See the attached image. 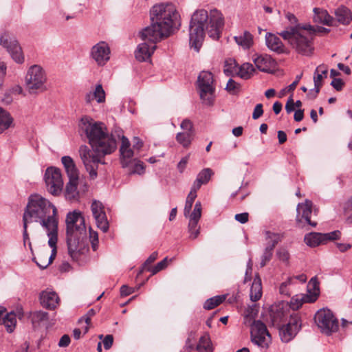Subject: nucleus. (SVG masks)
Returning <instances> with one entry per match:
<instances>
[{
	"instance_id": "nucleus-1",
	"label": "nucleus",
	"mask_w": 352,
	"mask_h": 352,
	"mask_svg": "<svg viewBox=\"0 0 352 352\" xmlns=\"http://www.w3.org/2000/svg\"><path fill=\"white\" fill-rule=\"evenodd\" d=\"M78 133L87 140L91 149L82 145L79 148V155L89 177H97L99 164H104L106 155L113 153L116 147V141L107 131L105 124L96 122L89 116H83L78 122Z\"/></svg>"
},
{
	"instance_id": "nucleus-2",
	"label": "nucleus",
	"mask_w": 352,
	"mask_h": 352,
	"mask_svg": "<svg viewBox=\"0 0 352 352\" xmlns=\"http://www.w3.org/2000/svg\"><path fill=\"white\" fill-rule=\"evenodd\" d=\"M151 25L140 32L144 43H140L135 52L139 61H146L156 48V43L168 37L180 25L179 13L175 5L162 3L153 6L150 11Z\"/></svg>"
},
{
	"instance_id": "nucleus-3",
	"label": "nucleus",
	"mask_w": 352,
	"mask_h": 352,
	"mask_svg": "<svg viewBox=\"0 0 352 352\" xmlns=\"http://www.w3.org/2000/svg\"><path fill=\"white\" fill-rule=\"evenodd\" d=\"M224 25L222 14L212 10L210 14L204 9L195 11L189 24V43L192 48L199 52L205 37L206 31L213 40H217Z\"/></svg>"
},
{
	"instance_id": "nucleus-4",
	"label": "nucleus",
	"mask_w": 352,
	"mask_h": 352,
	"mask_svg": "<svg viewBox=\"0 0 352 352\" xmlns=\"http://www.w3.org/2000/svg\"><path fill=\"white\" fill-rule=\"evenodd\" d=\"M56 208L47 199L35 194L30 196L23 215V221L38 222L49 231L58 228Z\"/></svg>"
},
{
	"instance_id": "nucleus-5",
	"label": "nucleus",
	"mask_w": 352,
	"mask_h": 352,
	"mask_svg": "<svg viewBox=\"0 0 352 352\" xmlns=\"http://www.w3.org/2000/svg\"><path fill=\"white\" fill-rule=\"evenodd\" d=\"M68 253L74 261L88 250L85 219L80 212H69L66 217Z\"/></svg>"
},
{
	"instance_id": "nucleus-6",
	"label": "nucleus",
	"mask_w": 352,
	"mask_h": 352,
	"mask_svg": "<svg viewBox=\"0 0 352 352\" xmlns=\"http://www.w3.org/2000/svg\"><path fill=\"white\" fill-rule=\"evenodd\" d=\"M279 35L297 54L310 56L314 51V31L309 23L289 25Z\"/></svg>"
},
{
	"instance_id": "nucleus-7",
	"label": "nucleus",
	"mask_w": 352,
	"mask_h": 352,
	"mask_svg": "<svg viewBox=\"0 0 352 352\" xmlns=\"http://www.w3.org/2000/svg\"><path fill=\"white\" fill-rule=\"evenodd\" d=\"M25 86L30 94L43 92L47 89V75L40 65H32L25 76Z\"/></svg>"
},
{
	"instance_id": "nucleus-8",
	"label": "nucleus",
	"mask_w": 352,
	"mask_h": 352,
	"mask_svg": "<svg viewBox=\"0 0 352 352\" xmlns=\"http://www.w3.org/2000/svg\"><path fill=\"white\" fill-rule=\"evenodd\" d=\"M197 90L202 103L210 106L213 104L215 87L213 75L210 72H201L197 79Z\"/></svg>"
},
{
	"instance_id": "nucleus-9",
	"label": "nucleus",
	"mask_w": 352,
	"mask_h": 352,
	"mask_svg": "<svg viewBox=\"0 0 352 352\" xmlns=\"http://www.w3.org/2000/svg\"><path fill=\"white\" fill-rule=\"evenodd\" d=\"M314 320L320 331L327 336L338 330V320L329 309L318 310L315 314Z\"/></svg>"
},
{
	"instance_id": "nucleus-10",
	"label": "nucleus",
	"mask_w": 352,
	"mask_h": 352,
	"mask_svg": "<svg viewBox=\"0 0 352 352\" xmlns=\"http://www.w3.org/2000/svg\"><path fill=\"white\" fill-rule=\"evenodd\" d=\"M251 340L258 346L267 349L272 338L266 325L261 320H254L251 325Z\"/></svg>"
},
{
	"instance_id": "nucleus-11",
	"label": "nucleus",
	"mask_w": 352,
	"mask_h": 352,
	"mask_svg": "<svg viewBox=\"0 0 352 352\" xmlns=\"http://www.w3.org/2000/svg\"><path fill=\"white\" fill-rule=\"evenodd\" d=\"M45 182L47 191L52 195H59L63 188V180L59 168H47L45 173Z\"/></svg>"
},
{
	"instance_id": "nucleus-12",
	"label": "nucleus",
	"mask_w": 352,
	"mask_h": 352,
	"mask_svg": "<svg viewBox=\"0 0 352 352\" xmlns=\"http://www.w3.org/2000/svg\"><path fill=\"white\" fill-rule=\"evenodd\" d=\"M301 327V319L298 314L294 312L290 314L287 324L283 325L279 329L281 340L283 342L291 341L296 336Z\"/></svg>"
},
{
	"instance_id": "nucleus-13",
	"label": "nucleus",
	"mask_w": 352,
	"mask_h": 352,
	"mask_svg": "<svg viewBox=\"0 0 352 352\" xmlns=\"http://www.w3.org/2000/svg\"><path fill=\"white\" fill-rule=\"evenodd\" d=\"M296 225L298 228H304L306 225L311 227H316L317 223L311 221V215L312 213V202L306 200L304 203L298 204L297 206Z\"/></svg>"
},
{
	"instance_id": "nucleus-14",
	"label": "nucleus",
	"mask_w": 352,
	"mask_h": 352,
	"mask_svg": "<svg viewBox=\"0 0 352 352\" xmlns=\"http://www.w3.org/2000/svg\"><path fill=\"white\" fill-rule=\"evenodd\" d=\"M0 45L7 49L12 58L17 63L24 61V56L18 41L14 38H10L7 34H4L0 38Z\"/></svg>"
},
{
	"instance_id": "nucleus-15",
	"label": "nucleus",
	"mask_w": 352,
	"mask_h": 352,
	"mask_svg": "<svg viewBox=\"0 0 352 352\" xmlns=\"http://www.w3.org/2000/svg\"><path fill=\"white\" fill-rule=\"evenodd\" d=\"M110 53L108 44L101 41L91 47L90 56L98 66H104L110 59Z\"/></svg>"
},
{
	"instance_id": "nucleus-16",
	"label": "nucleus",
	"mask_w": 352,
	"mask_h": 352,
	"mask_svg": "<svg viewBox=\"0 0 352 352\" xmlns=\"http://www.w3.org/2000/svg\"><path fill=\"white\" fill-rule=\"evenodd\" d=\"M91 209L97 227L102 232H106L109 229V222L102 204L95 200L91 204Z\"/></svg>"
},
{
	"instance_id": "nucleus-17",
	"label": "nucleus",
	"mask_w": 352,
	"mask_h": 352,
	"mask_svg": "<svg viewBox=\"0 0 352 352\" xmlns=\"http://www.w3.org/2000/svg\"><path fill=\"white\" fill-rule=\"evenodd\" d=\"M253 61L258 69L265 73H272L276 65L274 60L267 54L258 55Z\"/></svg>"
},
{
	"instance_id": "nucleus-18",
	"label": "nucleus",
	"mask_w": 352,
	"mask_h": 352,
	"mask_svg": "<svg viewBox=\"0 0 352 352\" xmlns=\"http://www.w3.org/2000/svg\"><path fill=\"white\" fill-rule=\"evenodd\" d=\"M0 324L5 326L8 333H12L15 329L16 316L14 311L6 313V309L0 306Z\"/></svg>"
},
{
	"instance_id": "nucleus-19",
	"label": "nucleus",
	"mask_w": 352,
	"mask_h": 352,
	"mask_svg": "<svg viewBox=\"0 0 352 352\" xmlns=\"http://www.w3.org/2000/svg\"><path fill=\"white\" fill-rule=\"evenodd\" d=\"M41 305L48 309H54L58 305L59 298L57 294L52 291H43L40 294Z\"/></svg>"
},
{
	"instance_id": "nucleus-20",
	"label": "nucleus",
	"mask_w": 352,
	"mask_h": 352,
	"mask_svg": "<svg viewBox=\"0 0 352 352\" xmlns=\"http://www.w3.org/2000/svg\"><path fill=\"white\" fill-rule=\"evenodd\" d=\"M265 43L267 47L277 54H282L285 52V45L280 38L272 33L267 32L265 34Z\"/></svg>"
},
{
	"instance_id": "nucleus-21",
	"label": "nucleus",
	"mask_w": 352,
	"mask_h": 352,
	"mask_svg": "<svg viewBox=\"0 0 352 352\" xmlns=\"http://www.w3.org/2000/svg\"><path fill=\"white\" fill-rule=\"evenodd\" d=\"M85 102L88 104L91 103L94 100L98 103H102L105 102V92L102 88V85L98 84L96 86L93 91L87 93L85 97Z\"/></svg>"
},
{
	"instance_id": "nucleus-22",
	"label": "nucleus",
	"mask_w": 352,
	"mask_h": 352,
	"mask_svg": "<svg viewBox=\"0 0 352 352\" xmlns=\"http://www.w3.org/2000/svg\"><path fill=\"white\" fill-rule=\"evenodd\" d=\"M79 177L69 178V182L66 184L65 196L69 201H75L78 197V184Z\"/></svg>"
},
{
	"instance_id": "nucleus-23",
	"label": "nucleus",
	"mask_w": 352,
	"mask_h": 352,
	"mask_svg": "<svg viewBox=\"0 0 352 352\" xmlns=\"http://www.w3.org/2000/svg\"><path fill=\"white\" fill-rule=\"evenodd\" d=\"M201 202L197 201L195 204L193 211L188 216V217H189L188 231L199 229V228L197 227V224L201 217Z\"/></svg>"
},
{
	"instance_id": "nucleus-24",
	"label": "nucleus",
	"mask_w": 352,
	"mask_h": 352,
	"mask_svg": "<svg viewBox=\"0 0 352 352\" xmlns=\"http://www.w3.org/2000/svg\"><path fill=\"white\" fill-rule=\"evenodd\" d=\"M319 283L316 277H313L307 285V294H306L305 301L308 302H315L319 296Z\"/></svg>"
},
{
	"instance_id": "nucleus-25",
	"label": "nucleus",
	"mask_w": 352,
	"mask_h": 352,
	"mask_svg": "<svg viewBox=\"0 0 352 352\" xmlns=\"http://www.w3.org/2000/svg\"><path fill=\"white\" fill-rule=\"evenodd\" d=\"M212 175L213 171L211 168H204L198 173L191 187L198 190L202 185L208 184Z\"/></svg>"
},
{
	"instance_id": "nucleus-26",
	"label": "nucleus",
	"mask_w": 352,
	"mask_h": 352,
	"mask_svg": "<svg viewBox=\"0 0 352 352\" xmlns=\"http://www.w3.org/2000/svg\"><path fill=\"white\" fill-rule=\"evenodd\" d=\"M314 21L316 23H322L326 25H331L333 18L329 14L327 10L315 8L314 9Z\"/></svg>"
},
{
	"instance_id": "nucleus-27",
	"label": "nucleus",
	"mask_w": 352,
	"mask_h": 352,
	"mask_svg": "<svg viewBox=\"0 0 352 352\" xmlns=\"http://www.w3.org/2000/svg\"><path fill=\"white\" fill-rule=\"evenodd\" d=\"M265 236V246L274 249L276 245L281 241L283 234L280 232H275L271 230H265L263 232Z\"/></svg>"
},
{
	"instance_id": "nucleus-28",
	"label": "nucleus",
	"mask_w": 352,
	"mask_h": 352,
	"mask_svg": "<svg viewBox=\"0 0 352 352\" xmlns=\"http://www.w3.org/2000/svg\"><path fill=\"white\" fill-rule=\"evenodd\" d=\"M334 13L338 22L342 24L347 25L352 20V13L351 10L346 6H339L337 9H336Z\"/></svg>"
},
{
	"instance_id": "nucleus-29",
	"label": "nucleus",
	"mask_w": 352,
	"mask_h": 352,
	"mask_svg": "<svg viewBox=\"0 0 352 352\" xmlns=\"http://www.w3.org/2000/svg\"><path fill=\"white\" fill-rule=\"evenodd\" d=\"M61 162L65 169L68 178L78 177V171L73 159L69 156H63Z\"/></svg>"
},
{
	"instance_id": "nucleus-30",
	"label": "nucleus",
	"mask_w": 352,
	"mask_h": 352,
	"mask_svg": "<svg viewBox=\"0 0 352 352\" xmlns=\"http://www.w3.org/2000/svg\"><path fill=\"white\" fill-rule=\"evenodd\" d=\"M262 296L261 280L258 276H256L250 288V297L252 301L256 302Z\"/></svg>"
},
{
	"instance_id": "nucleus-31",
	"label": "nucleus",
	"mask_w": 352,
	"mask_h": 352,
	"mask_svg": "<svg viewBox=\"0 0 352 352\" xmlns=\"http://www.w3.org/2000/svg\"><path fill=\"white\" fill-rule=\"evenodd\" d=\"M323 235L319 232H310L304 237L305 243L309 247L314 248L324 243Z\"/></svg>"
},
{
	"instance_id": "nucleus-32",
	"label": "nucleus",
	"mask_w": 352,
	"mask_h": 352,
	"mask_svg": "<svg viewBox=\"0 0 352 352\" xmlns=\"http://www.w3.org/2000/svg\"><path fill=\"white\" fill-rule=\"evenodd\" d=\"M234 39L236 43L243 49L250 48L253 43L252 35L248 31H245L239 36H235Z\"/></svg>"
},
{
	"instance_id": "nucleus-33",
	"label": "nucleus",
	"mask_w": 352,
	"mask_h": 352,
	"mask_svg": "<svg viewBox=\"0 0 352 352\" xmlns=\"http://www.w3.org/2000/svg\"><path fill=\"white\" fill-rule=\"evenodd\" d=\"M328 68L324 65L318 66L314 75V85L321 87L322 80L327 77Z\"/></svg>"
},
{
	"instance_id": "nucleus-34",
	"label": "nucleus",
	"mask_w": 352,
	"mask_h": 352,
	"mask_svg": "<svg viewBox=\"0 0 352 352\" xmlns=\"http://www.w3.org/2000/svg\"><path fill=\"white\" fill-rule=\"evenodd\" d=\"M13 121L10 113L0 107V133L7 130L12 124Z\"/></svg>"
},
{
	"instance_id": "nucleus-35",
	"label": "nucleus",
	"mask_w": 352,
	"mask_h": 352,
	"mask_svg": "<svg viewBox=\"0 0 352 352\" xmlns=\"http://www.w3.org/2000/svg\"><path fill=\"white\" fill-rule=\"evenodd\" d=\"M120 162L123 168L129 167L131 162L135 159H133V151L130 148L125 149L124 148H120Z\"/></svg>"
},
{
	"instance_id": "nucleus-36",
	"label": "nucleus",
	"mask_w": 352,
	"mask_h": 352,
	"mask_svg": "<svg viewBox=\"0 0 352 352\" xmlns=\"http://www.w3.org/2000/svg\"><path fill=\"white\" fill-rule=\"evenodd\" d=\"M198 352H212V346L208 335L201 336L196 346Z\"/></svg>"
},
{
	"instance_id": "nucleus-37",
	"label": "nucleus",
	"mask_w": 352,
	"mask_h": 352,
	"mask_svg": "<svg viewBox=\"0 0 352 352\" xmlns=\"http://www.w3.org/2000/svg\"><path fill=\"white\" fill-rule=\"evenodd\" d=\"M253 65L249 63H245L239 67L237 75L243 79H249L254 72Z\"/></svg>"
},
{
	"instance_id": "nucleus-38",
	"label": "nucleus",
	"mask_w": 352,
	"mask_h": 352,
	"mask_svg": "<svg viewBox=\"0 0 352 352\" xmlns=\"http://www.w3.org/2000/svg\"><path fill=\"white\" fill-rule=\"evenodd\" d=\"M47 235L49 238L48 245L52 248L51 256H56V243L58 241V228L47 231Z\"/></svg>"
},
{
	"instance_id": "nucleus-39",
	"label": "nucleus",
	"mask_w": 352,
	"mask_h": 352,
	"mask_svg": "<svg viewBox=\"0 0 352 352\" xmlns=\"http://www.w3.org/2000/svg\"><path fill=\"white\" fill-rule=\"evenodd\" d=\"M239 66L236 60L229 58L225 61L223 72L227 76L237 75Z\"/></svg>"
},
{
	"instance_id": "nucleus-40",
	"label": "nucleus",
	"mask_w": 352,
	"mask_h": 352,
	"mask_svg": "<svg viewBox=\"0 0 352 352\" xmlns=\"http://www.w3.org/2000/svg\"><path fill=\"white\" fill-rule=\"evenodd\" d=\"M197 190L191 187L190 191L186 197L184 210V214L186 217H188L189 214H190V211H191V209L192 207L193 202L197 196Z\"/></svg>"
},
{
	"instance_id": "nucleus-41",
	"label": "nucleus",
	"mask_w": 352,
	"mask_h": 352,
	"mask_svg": "<svg viewBox=\"0 0 352 352\" xmlns=\"http://www.w3.org/2000/svg\"><path fill=\"white\" fill-rule=\"evenodd\" d=\"M193 138V131H184L178 133L176 135L177 141L184 147L187 148L191 144Z\"/></svg>"
},
{
	"instance_id": "nucleus-42",
	"label": "nucleus",
	"mask_w": 352,
	"mask_h": 352,
	"mask_svg": "<svg viewBox=\"0 0 352 352\" xmlns=\"http://www.w3.org/2000/svg\"><path fill=\"white\" fill-rule=\"evenodd\" d=\"M30 319L34 327L39 325L41 322L48 320V314L43 311H36L31 313Z\"/></svg>"
},
{
	"instance_id": "nucleus-43",
	"label": "nucleus",
	"mask_w": 352,
	"mask_h": 352,
	"mask_svg": "<svg viewBox=\"0 0 352 352\" xmlns=\"http://www.w3.org/2000/svg\"><path fill=\"white\" fill-rule=\"evenodd\" d=\"M226 300V295L216 296L208 299L204 304V308L207 310L214 309Z\"/></svg>"
},
{
	"instance_id": "nucleus-44",
	"label": "nucleus",
	"mask_w": 352,
	"mask_h": 352,
	"mask_svg": "<svg viewBox=\"0 0 352 352\" xmlns=\"http://www.w3.org/2000/svg\"><path fill=\"white\" fill-rule=\"evenodd\" d=\"M274 249L265 246L263 254L261 258L260 267H263L272 259Z\"/></svg>"
},
{
	"instance_id": "nucleus-45",
	"label": "nucleus",
	"mask_w": 352,
	"mask_h": 352,
	"mask_svg": "<svg viewBox=\"0 0 352 352\" xmlns=\"http://www.w3.org/2000/svg\"><path fill=\"white\" fill-rule=\"evenodd\" d=\"M305 298H306V295H305L303 296H297V295L295 296H293L290 300L289 307L293 310H296V309H299L302 306L303 302H307L305 301Z\"/></svg>"
},
{
	"instance_id": "nucleus-46",
	"label": "nucleus",
	"mask_w": 352,
	"mask_h": 352,
	"mask_svg": "<svg viewBox=\"0 0 352 352\" xmlns=\"http://www.w3.org/2000/svg\"><path fill=\"white\" fill-rule=\"evenodd\" d=\"M293 283V278L292 277H289L287 280L283 282L279 287V292L280 294L285 296H289L291 295L289 286L292 285Z\"/></svg>"
},
{
	"instance_id": "nucleus-47",
	"label": "nucleus",
	"mask_w": 352,
	"mask_h": 352,
	"mask_svg": "<svg viewBox=\"0 0 352 352\" xmlns=\"http://www.w3.org/2000/svg\"><path fill=\"white\" fill-rule=\"evenodd\" d=\"M129 167L131 168L130 173H137L138 175H141L144 172V166L143 162L137 160H135L133 162H131Z\"/></svg>"
},
{
	"instance_id": "nucleus-48",
	"label": "nucleus",
	"mask_w": 352,
	"mask_h": 352,
	"mask_svg": "<svg viewBox=\"0 0 352 352\" xmlns=\"http://www.w3.org/2000/svg\"><path fill=\"white\" fill-rule=\"evenodd\" d=\"M168 263V258H165L160 262H159L154 267H148L146 270L151 272L152 274H155L160 271L164 270L167 266Z\"/></svg>"
},
{
	"instance_id": "nucleus-49",
	"label": "nucleus",
	"mask_w": 352,
	"mask_h": 352,
	"mask_svg": "<svg viewBox=\"0 0 352 352\" xmlns=\"http://www.w3.org/2000/svg\"><path fill=\"white\" fill-rule=\"evenodd\" d=\"M276 256L280 261L285 263H288L290 255L289 252L285 248H279L276 252Z\"/></svg>"
},
{
	"instance_id": "nucleus-50",
	"label": "nucleus",
	"mask_w": 352,
	"mask_h": 352,
	"mask_svg": "<svg viewBox=\"0 0 352 352\" xmlns=\"http://www.w3.org/2000/svg\"><path fill=\"white\" fill-rule=\"evenodd\" d=\"M302 76V74L296 76V80L292 84H289V86H287V87H285V89H283L281 91V92H280L281 96L285 95L286 92L293 91L296 89V85H298V82L301 79Z\"/></svg>"
},
{
	"instance_id": "nucleus-51",
	"label": "nucleus",
	"mask_w": 352,
	"mask_h": 352,
	"mask_svg": "<svg viewBox=\"0 0 352 352\" xmlns=\"http://www.w3.org/2000/svg\"><path fill=\"white\" fill-rule=\"evenodd\" d=\"M322 235L324 236V243H325L328 241H333L339 239L340 236V232L339 230H336L331 232L322 234Z\"/></svg>"
},
{
	"instance_id": "nucleus-52",
	"label": "nucleus",
	"mask_w": 352,
	"mask_h": 352,
	"mask_svg": "<svg viewBox=\"0 0 352 352\" xmlns=\"http://www.w3.org/2000/svg\"><path fill=\"white\" fill-rule=\"evenodd\" d=\"M104 348L109 350L111 348L113 343V337L112 335H107L104 337L103 340Z\"/></svg>"
},
{
	"instance_id": "nucleus-53",
	"label": "nucleus",
	"mask_w": 352,
	"mask_h": 352,
	"mask_svg": "<svg viewBox=\"0 0 352 352\" xmlns=\"http://www.w3.org/2000/svg\"><path fill=\"white\" fill-rule=\"evenodd\" d=\"M89 238L91 243L92 248L94 251L97 250L98 244V236L97 232H92L90 230L89 232Z\"/></svg>"
},
{
	"instance_id": "nucleus-54",
	"label": "nucleus",
	"mask_w": 352,
	"mask_h": 352,
	"mask_svg": "<svg viewBox=\"0 0 352 352\" xmlns=\"http://www.w3.org/2000/svg\"><path fill=\"white\" fill-rule=\"evenodd\" d=\"M263 113V104H257L254 109L253 113H252V118L254 120H256L259 118Z\"/></svg>"
},
{
	"instance_id": "nucleus-55",
	"label": "nucleus",
	"mask_w": 352,
	"mask_h": 352,
	"mask_svg": "<svg viewBox=\"0 0 352 352\" xmlns=\"http://www.w3.org/2000/svg\"><path fill=\"white\" fill-rule=\"evenodd\" d=\"M239 84L236 83L234 80L230 78L226 85V89L228 92H234L236 89H239Z\"/></svg>"
},
{
	"instance_id": "nucleus-56",
	"label": "nucleus",
	"mask_w": 352,
	"mask_h": 352,
	"mask_svg": "<svg viewBox=\"0 0 352 352\" xmlns=\"http://www.w3.org/2000/svg\"><path fill=\"white\" fill-rule=\"evenodd\" d=\"M29 223H26L25 221H23V243L24 245H26L27 243H28V245L30 248H31V243L30 241L29 235L28 233V224Z\"/></svg>"
},
{
	"instance_id": "nucleus-57",
	"label": "nucleus",
	"mask_w": 352,
	"mask_h": 352,
	"mask_svg": "<svg viewBox=\"0 0 352 352\" xmlns=\"http://www.w3.org/2000/svg\"><path fill=\"white\" fill-rule=\"evenodd\" d=\"M331 85L337 91L342 89L344 82L340 78H333L331 81Z\"/></svg>"
},
{
	"instance_id": "nucleus-58",
	"label": "nucleus",
	"mask_w": 352,
	"mask_h": 352,
	"mask_svg": "<svg viewBox=\"0 0 352 352\" xmlns=\"http://www.w3.org/2000/svg\"><path fill=\"white\" fill-rule=\"evenodd\" d=\"M295 109V104L294 101L292 98V97H289L287 101V103L285 104V110L287 113H291L293 112Z\"/></svg>"
},
{
	"instance_id": "nucleus-59",
	"label": "nucleus",
	"mask_w": 352,
	"mask_h": 352,
	"mask_svg": "<svg viewBox=\"0 0 352 352\" xmlns=\"http://www.w3.org/2000/svg\"><path fill=\"white\" fill-rule=\"evenodd\" d=\"M188 160H189V155L182 157V160L178 163L177 168L180 173H182L184 170L188 162Z\"/></svg>"
},
{
	"instance_id": "nucleus-60",
	"label": "nucleus",
	"mask_w": 352,
	"mask_h": 352,
	"mask_svg": "<svg viewBox=\"0 0 352 352\" xmlns=\"http://www.w3.org/2000/svg\"><path fill=\"white\" fill-rule=\"evenodd\" d=\"M180 126L181 128L184 130L185 131H192V122L188 120V119H185L184 120L181 124H180Z\"/></svg>"
},
{
	"instance_id": "nucleus-61",
	"label": "nucleus",
	"mask_w": 352,
	"mask_h": 352,
	"mask_svg": "<svg viewBox=\"0 0 352 352\" xmlns=\"http://www.w3.org/2000/svg\"><path fill=\"white\" fill-rule=\"evenodd\" d=\"M249 214L248 212L236 214L234 219L241 223H245L248 221Z\"/></svg>"
},
{
	"instance_id": "nucleus-62",
	"label": "nucleus",
	"mask_w": 352,
	"mask_h": 352,
	"mask_svg": "<svg viewBox=\"0 0 352 352\" xmlns=\"http://www.w3.org/2000/svg\"><path fill=\"white\" fill-rule=\"evenodd\" d=\"M158 254L157 252H153L148 258L146 260V261L144 263V267L146 270L149 265H151L153 262H154L157 258Z\"/></svg>"
},
{
	"instance_id": "nucleus-63",
	"label": "nucleus",
	"mask_w": 352,
	"mask_h": 352,
	"mask_svg": "<svg viewBox=\"0 0 352 352\" xmlns=\"http://www.w3.org/2000/svg\"><path fill=\"white\" fill-rule=\"evenodd\" d=\"M70 343V338L68 335L65 334L63 335L58 342V346L60 347H66Z\"/></svg>"
},
{
	"instance_id": "nucleus-64",
	"label": "nucleus",
	"mask_w": 352,
	"mask_h": 352,
	"mask_svg": "<svg viewBox=\"0 0 352 352\" xmlns=\"http://www.w3.org/2000/svg\"><path fill=\"white\" fill-rule=\"evenodd\" d=\"M320 87L314 85V88L309 91L307 97L310 99H315L320 92Z\"/></svg>"
}]
</instances>
